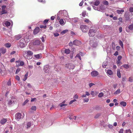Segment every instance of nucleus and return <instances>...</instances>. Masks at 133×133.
<instances>
[{
	"label": "nucleus",
	"instance_id": "obj_1",
	"mask_svg": "<svg viewBox=\"0 0 133 133\" xmlns=\"http://www.w3.org/2000/svg\"><path fill=\"white\" fill-rule=\"evenodd\" d=\"M33 54V52L29 50H25L23 51V57L28 60L32 59Z\"/></svg>",
	"mask_w": 133,
	"mask_h": 133
},
{
	"label": "nucleus",
	"instance_id": "obj_2",
	"mask_svg": "<svg viewBox=\"0 0 133 133\" xmlns=\"http://www.w3.org/2000/svg\"><path fill=\"white\" fill-rule=\"evenodd\" d=\"M93 9L102 12H104L107 8L105 5L101 4L98 6H96L92 5Z\"/></svg>",
	"mask_w": 133,
	"mask_h": 133
},
{
	"label": "nucleus",
	"instance_id": "obj_3",
	"mask_svg": "<svg viewBox=\"0 0 133 133\" xmlns=\"http://www.w3.org/2000/svg\"><path fill=\"white\" fill-rule=\"evenodd\" d=\"M16 101V99L14 97H10L8 99V104L9 105L13 104Z\"/></svg>",
	"mask_w": 133,
	"mask_h": 133
},
{
	"label": "nucleus",
	"instance_id": "obj_4",
	"mask_svg": "<svg viewBox=\"0 0 133 133\" xmlns=\"http://www.w3.org/2000/svg\"><path fill=\"white\" fill-rule=\"evenodd\" d=\"M92 28L91 27L89 32V36L91 37L94 36L95 33L96 31V30L95 29H92Z\"/></svg>",
	"mask_w": 133,
	"mask_h": 133
},
{
	"label": "nucleus",
	"instance_id": "obj_5",
	"mask_svg": "<svg viewBox=\"0 0 133 133\" xmlns=\"http://www.w3.org/2000/svg\"><path fill=\"white\" fill-rule=\"evenodd\" d=\"M80 28L83 32H87L89 29V27L85 25H83L81 26Z\"/></svg>",
	"mask_w": 133,
	"mask_h": 133
},
{
	"label": "nucleus",
	"instance_id": "obj_6",
	"mask_svg": "<svg viewBox=\"0 0 133 133\" xmlns=\"http://www.w3.org/2000/svg\"><path fill=\"white\" fill-rule=\"evenodd\" d=\"M25 42L24 39H22L20 40L19 44L20 47L23 48L25 46Z\"/></svg>",
	"mask_w": 133,
	"mask_h": 133
},
{
	"label": "nucleus",
	"instance_id": "obj_7",
	"mask_svg": "<svg viewBox=\"0 0 133 133\" xmlns=\"http://www.w3.org/2000/svg\"><path fill=\"white\" fill-rule=\"evenodd\" d=\"M63 16V11L62 10L60 11L57 14V20H59L60 19V17H62Z\"/></svg>",
	"mask_w": 133,
	"mask_h": 133
},
{
	"label": "nucleus",
	"instance_id": "obj_8",
	"mask_svg": "<svg viewBox=\"0 0 133 133\" xmlns=\"http://www.w3.org/2000/svg\"><path fill=\"white\" fill-rule=\"evenodd\" d=\"M44 70L45 73L49 74V73L50 72V71L49 66L48 65L45 66L44 67Z\"/></svg>",
	"mask_w": 133,
	"mask_h": 133
},
{
	"label": "nucleus",
	"instance_id": "obj_9",
	"mask_svg": "<svg viewBox=\"0 0 133 133\" xmlns=\"http://www.w3.org/2000/svg\"><path fill=\"white\" fill-rule=\"evenodd\" d=\"M73 44L77 46H78L81 44V42L78 40H75L73 41Z\"/></svg>",
	"mask_w": 133,
	"mask_h": 133
},
{
	"label": "nucleus",
	"instance_id": "obj_10",
	"mask_svg": "<svg viewBox=\"0 0 133 133\" xmlns=\"http://www.w3.org/2000/svg\"><path fill=\"white\" fill-rule=\"evenodd\" d=\"M22 115L21 114L19 113L17 114L15 116V118L17 120H19L21 118H23V116H22Z\"/></svg>",
	"mask_w": 133,
	"mask_h": 133
},
{
	"label": "nucleus",
	"instance_id": "obj_11",
	"mask_svg": "<svg viewBox=\"0 0 133 133\" xmlns=\"http://www.w3.org/2000/svg\"><path fill=\"white\" fill-rule=\"evenodd\" d=\"M66 67L69 69H73L74 68V66L73 64H66Z\"/></svg>",
	"mask_w": 133,
	"mask_h": 133
},
{
	"label": "nucleus",
	"instance_id": "obj_12",
	"mask_svg": "<svg viewBox=\"0 0 133 133\" xmlns=\"http://www.w3.org/2000/svg\"><path fill=\"white\" fill-rule=\"evenodd\" d=\"M91 76L93 77H95L97 76L98 74V72L96 71H94L91 72Z\"/></svg>",
	"mask_w": 133,
	"mask_h": 133
},
{
	"label": "nucleus",
	"instance_id": "obj_13",
	"mask_svg": "<svg viewBox=\"0 0 133 133\" xmlns=\"http://www.w3.org/2000/svg\"><path fill=\"white\" fill-rule=\"evenodd\" d=\"M63 11V15L65 18H69V16L67 11L65 10H64Z\"/></svg>",
	"mask_w": 133,
	"mask_h": 133
},
{
	"label": "nucleus",
	"instance_id": "obj_14",
	"mask_svg": "<svg viewBox=\"0 0 133 133\" xmlns=\"http://www.w3.org/2000/svg\"><path fill=\"white\" fill-rule=\"evenodd\" d=\"M90 44L91 46H92L94 47H96L97 46V44L96 43L93 42V41H90Z\"/></svg>",
	"mask_w": 133,
	"mask_h": 133
},
{
	"label": "nucleus",
	"instance_id": "obj_15",
	"mask_svg": "<svg viewBox=\"0 0 133 133\" xmlns=\"http://www.w3.org/2000/svg\"><path fill=\"white\" fill-rule=\"evenodd\" d=\"M6 52V50L4 48H0V52L2 54H5Z\"/></svg>",
	"mask_w": 133,
	"mask_h": 133
},
{
	"label": "nucleus",
	"instance_id": "obj_16",
	"mask_svg": "<svg viewBox=\"0 0 133 133\" xmlns=\"http://www.w3.org/2000/svg\"><path fill=\"white\" fill-rule=\"evenodd\" d=\"M39 28L37 27L34 29V34H37L39 31Z\"/></svg>",
	"mask_w": 133,
	"mask_h": 133
},
{
	"label": "nucleus",
	"instance_id": "obj_17",
	"mask_svg": "<svg viewBox=\"0 0 133 133\" xmlns=\"http://www.w3.org/2000/svg\"><path fill=\"white\" fill-rule=\"evenodd\" d=\"M82 53L80 52L79 54H77L75 58H78L80 60H81V56H82Z\"/></svg>",
	"mask_w": 133,
	"mask_h": 133
},
{
	"label": "nucleus",
	"instance_id": "obj_18",
	"mask_svg": "<svg viewBox=\"0 0 133 133\" xmlns=\"http://www.w3.org/2000/svg\"><path fill=\"white\" fill-rule=\"evenodd\" d=\"M17 64V63H19V64H17L18 66H23L24 65V63L22 61H21L20 62L19 61H16Z\"/></svg>",
	"mask_w": 133,
	"mask_h": 133
},
{
	"label": "nucleus",
	"instance_id": "obj_19",
	"mask_svg": "<svg viewBox=\"0 0 133 133\" xmlns=\"http://www.w3.org/2000/svg\"><path fill=\"white\" fill-rule=\"evenodd\" d=\"M59 23L61 25H63L65 24V21H64L63 19H61L59 21Z\"/></svg>",
	"mask_w": 133,
	"mask_h": 133
},
{
	"label": "nucleus",
	"instance_id": "obj_20",
	"mask_svg": "<svg viewBox=\"0 0 133 133\" xmlns=\"http://www.w3.org/2000/svg\"><path fill=\"white\" fill-rule=\"evenodd\" d=\"M117 75L118 77L120 78L121 77V74L120 70L119 69H117Z\"/></svg>",
	"mask_w": 133,
	"mask_h": 133
},
{
	"label": "nucleus",
	"instance_id": "obj_21",
	"mask_svg": "<svg viewBox=\"0 0 133 133\" xmlns=\"http://www.w3.org/2000/svg\"><path fill=\"white\" fill-rule=\"evenodd\" d=\"M90 95V93L88 91H86L85 92V94H83L81 96L82 97L84 98L85 97L87 96H89Z\"/></svg>",
	"mask_w": 133,
	"mask_h": 133
},
{
	"label": "nucleus",
	"instance_id": "obj_22",
	"mask_svg": "<svg viewBox=\"0 0 133 133\" xmlns=\"http://www.w3.org/2000/svg\"><path fill=\"white\" fill-rule=\"evenodd\" d=\"M3 24L4 26H8L10 25V23L8 21H6Z\"/></svg>",
	"mask_w": 133,
	"mask_h": 133
},
{
	"label": "nucleus",
	"instance_id": "obj_23",
	"mask_svg": "<svg viewBox=\"0 0 133 133\" xmlns=\"http://www.w3.org/2000/svg\"><path fill=\"white\" fill-rule=\"evenodd\" d=\"M7 121V120L6 119L4 118L1 120L0 123L2 124H4Z\"/></svg>",
	"mask_w": 133,
	"mask_h": 133
},
{
	"label": "nucleus",
	"instance_id": "obj_24",
	"mask_svg": "<svg viewBox=\"0 0 133 133\" xmlns=\"http://www.w3.org/2000/svg\"><path fill=\"white\" fill-rule=\"evenodd\" d=\"M34 57L37 59L40 58L42 57V55L41 54L35 55H34Z\"/></svg>",
	"mask_w": 133,
	"mask_h": 133
},
{
	"label": "nucleus",
	"instance_id": "obj_25",
	"mask_svg": "<svg viewBox=\"0 0 133 133\" xmlns=\"http://www.w3.org/2000/svg\"><path fill=\"white\" fill-rule=\"evenodd\" d=\"M124 11V10L122 9L121 10H118L116 11L119 14H122Z\"/></svg>",
	"mask_w": 133,
	"mask_h": 133
},
{
	"label": "nucleus",
	"instance_id": "obj_26",
	"mask_svg": "<svg viewBox=\"0 0 133 133\" xmlns=\"http://www.w3.org/2000/svg\"><path fill=\"white\" fill-rule=\"evenodd\" d=\"M106 71H107V74L109 75H111L113 74V72L111 70H106Z\"/></svg>",
	"mask_w": 133,
	"mask_h": 133
},
{
	"label": "nucleus",
	"instance_id": "obj_27",
	"mask_svg": "<svg viewBox=\"0 0 133 133\" xmlns=\"http://www.w3.org/2000/svg\"><path fill=\"white\" fill-rule=\"evenodd\" d=\"M94 5H95V6H97L100 4V2L98 1H97L94 2Z\"/></svg>",
	"mask_w": 133,
	"mask_h": 133
},
{
	"label": "nucleus",
	"instance_id": "obj_28",
	"mask_svg": "<svg viewBox=\"0 0 133 133\" xmlns=\"http://www.w3.org/2000/svg\"><path fill=\"white\" fill-rule=\"evenodd\" d=\"M4 45L6 48H10L11 46V44L10 43H7L4 44Z\"/></svg>",
	"mask_w": 133,
	"mask_h": 133
},
{
	"label": "nucleus",
	"instance_id": "obj_29",
	"mask_svg": "<svg viewBox=\"0 0 133 133\" xmlns=\"http://www.w3.org/2000/svg\"><path fill=\"white\" fill-rule=\"evenodd\" d=\"M128 28L130 30H133V24L130 25L129 26Z\"/></svg>",
	"mask_w": 133,
	"mask_h": 133
},
{
	"label": "nucleus",
	"instance_id": "obj_30",
	"mask_svg": "<svg viewBox=\"0 0 133 133\" xmlns=\"http://www.w3.org/2000/svg\"><path fill=\"white\" fill-rule=\"evenodd\" d=\"M121 92L120 90L119 89H118L114 93V94L115 95H117L120 93Z\"/></svg>",
	"mask_w": 133,
	"mask_h": 133
},
{
	"label": "nucleus",
	"instance_id": "obj_31",
	"mask_svg": "<svg viewBox=\"0 0 133 133\" xmlns=\"http://www.w3.org/2000/svg\"><path fill=\"white\" fill-rule=\"evenodd\" d=\"M120 104L124 107H125L126 105V103L124 101H122L120 102Z\"/></svg>",
	"mask_w": 133,
	"mask_h": 133
},
{
	"label": "nucleus",
	"instance_id": "obj_32",
	"mask_svg": "<svg viewBox=\"0 0 133 133\" xmlns=\"http://www.w3.org/2000/svg\"><path fill=\"white\" fill-rule=\"evenodd\" d=\"M27 126L26 127L28 129L30 127L31 125V123L30 122H29L27 123Z\"/></svg>",
	"mask_w": 133,
	"mask_h": 133
},
{
	"label": "nucleus",
	"instance_id": "obj_33",
	"mask_svg": "<svg viewBox=\"0 0 133 133\" xmlns=\"http://www.w3.org/2000/svg\"><path fill=\"white\" fill-rule=\"evenodd\" d=\"M73 22L75 23L78 22V18H72Z\"/></svg>",
	"mask_w": 133,
	"mask_h": 133
},
{
	"label": "nucleus",
	"instance_id": "obj_34",
	"mask_svg": "<svg viewBox=\"0 0 133 133\" xmlns=\"http://www.w3.org/2000/svg\"><path fill=\"white\" fill-rule=\"evenodd\" d=\"M108 63L107 62H104L103 63L102 66L104 68H105L106 67V65Z\"/></svg>",
	"mask_w": 133,
	"mask_h": 133
},
{
	"label": "nucleus",
	"instance_id": "obj_35",
	"mask_svg": "<svg viewBox=\"0 0 133 133\" xmlns=\"http://www.w3.org/2000/svg\"><path fill=\"white\" fill-rule=\"evenodd\" d=\"M28 75V73H27L25 75L24 78L23 79V80L25 81L27 79V77Z\"/></svg>",
	"mask_w": 133,
	"mask_h": 133
},
{
	"label": "nucleus",
	"instance_id": "obj_36",
	"mask_svg": "<svg viewBox=\"0 0 133 133\" xmlns=\"http://www.w3.org/2000/svg\"><path fill=\"white\" fill-rule=\"evenodd\" d=\"M70 52V50L69 49H66L65 50V52L66 54H69Z\"/></svg>",
	"mask_w": 133,
	"mask_h": 133
},
{
	"label": "nucleus",
	"instance_id": "obj_37",
	"mask_svg": "<svg viewBox=\"0 0 133 133\" xmlns=\"http://www.w3.org/2000/svg\"><path fill=\"white\" fill-rule=\"evenodd\" d=\"M24 39L25 42V43L28 42L29 41V39L27 37H25L24 39Z\"/></svg>",
	"mask_w": 133,
	"mask_h": 133
},
{
	"label": "nucleus",
	"instance_id": "obj_38",
	"mask_svg": "<svg viewBox=\"0 0 133 133\" xmlns=\"http://www.w3.org/2000/svg\"><path fill=\"white\" fill-rule=\"evenodd\" d=\"M103 3L104 4L107 5H108L109 4L108 2L105 0L103 1Z\"/></svg>",
	"mask_w": 133,
	"mask_h": 133
},
{
	"label": "nucleus",
	"instance_id": "obj_39",
	"mask_svg": "<svg viewBox=\"0 0 133 133\" xmlns=\"http://www.w3.org/2000/svg\"><path fill=\"white\" fill-rule=\"evenodd\" d=\"M1 14H5L7 13V11L4 9H2V11L1 12Z\"/></svg>",
	"mask_w": 133,
	"mask_h": 133
},
{
	"label": "nucleus",
	"instance_id": "obj_40",
	"mask_svg": "<svg viewBox=\"0 0 133 133\" xmlns=\"http://www.w3.org/2000/svg\"><path fill=\"white\" fill-rule=\"evenodd\" d=\"M122 66L126 69H128L129 68V66L128 64H125L123 65Z\"/></svg>",
	"mask_w": 133,
	"mask_h": 133
},
{
	"label": "nucleus",
	"instance_id": "obj_41",
	"mask_svg": "<svg viewBox=\"0 0 133 133\" xmlns=\"http://www.w3.org/2000/svg\"><path fill=\"white\" fill-rule=\"evenodd\" d=\"M119 44L122 48H123V45L122 42L121 40H119Z\"/></svg>",
	"mask_w": 133,
	"mask_h": 133
},
{
	"label": "nucleus",
	"instance_id": "obj_42",
	"mask_svg": "<svg viewBox=\"0 0 133 133\" xmlns=\"http://www.w3.org/2000/svg\"><path fill=\"white\" fill-rule=\"evenodd\" d=\"M40 41L39 40H37L35 41L34 44L35 45H39L40 44Z\"/></svg>",
	"mask_w": 133,
	"mask_h": 133
},
{
	"label": "nucleus",
	"instance_id": "obj_43",
	"mask_svg": "<svg viewBox=\"0 0 133 133\" xmlns=\"http://www.w3.org/2000/svg\"><path fill=\"white\" fill-rule=\"evenodd\" d=\"M22 37V36L21 35H18L16 37L17 40H18Z\"/></svg>",
	"mask_w": 133,
	"mask_h": 133
},
{
	"label": "nucleus",
	"instance_id": "obj_44",
	"mask_svg": "<svg viewBox=\"0 0 133 133\" xmlns=\"http://www.w3.org/2000/svg\"><path fill=\"white\" fill-rule=\"evenodd\" d=\"M116 63L118 66L122 64V63L120 61L117 60L116 62Z\"/></svg>",
	"mask_w": 133,
	"mask_h": 133
},
{
	"label": "nucleus",
	"instance_id": "obj_45",
	"mask_svg": "<svg viewBox=\"0 0 133 133\" xmlns=\"http://www.w3.org/2000/svg\"><path fill=\"white\" fill-rule=\"evenodd\" d=\"M104 94L102 92L99 93L98 95L99 97H101L103 96Z\"/></svg>",
	"mask_w": 133,
	"mask_h": 133
},
{
	"label": "nucleus",
	"instance_id": "obj_46",
	"mask_svg": "<svg viewBox=\"0 0 133 133\" xmlns=\"http://www.w3.org/2000/svg\"><path fill=\"white\" fill-rule=\"evenodd\" d=\"M89 99L88 98H84L83 99V102H88Z\"/></svg>",
	"mask_w": 133,
	"mask_h": 133
},
{
	"label": "nucleus",
	"instance_id": "obj_47",
	"mask_svg": "<svg viewBox=\"0 0 133 133\" xmlns=\"http://www.w3.org/2000/svg\"><path fill=\"white\" fill-rule=\"evenodd\" d=\"M67 105L65 104H64L63 103H61L59 105L60 106V107H63L64 106H66Z\"/></svg>",
	"mask_w": 133,
	"mask_h": 133
},
{
	"label": "nucleus",
	"instance_id": "obj_48",
	"mask_svg": "<svg viewBox=\"0 0 133 133\" xmlns=\"http://www.w3.org/2000/svg\"><path fill=\"white\" fill-rule=\"evenodd\" d=\"M31 109L32 110L35 111L36 109V107L35 106H32L31 107Z\"/></svg>",
	"mask_w": 133,
	"mask_h": 133
},
{
	"label": "nucleus",
	"instance_id": "obj_49",
	"mask_svg": "<svg viewBox=\"0 0 133 133\" xmlns=\"http://www.w3.org/2000/svg\"><path fill=\"white\" fill-rule=\"evenodd\" d=\"M38 2H42L43 3H45L46 2L45 0H38Z\"/></svg>",
	"mask_w": 133,
	"mask_h": 133
},
{
	"label": "nucleus",
	"instance_id": "obj_50",
	"mask_svg": "<svg viewBox=\"0 0 133 133\" xmlns=\"http://www.w3.org/2000/svg\"><path fill=\"white\" fill-rule=\"evenodd\" d=\"M122 58V56H121L119 55L117 57V60L120 61Z\"/></svg>",
	"mask_w": 133,
	"mask_h": 133
},
{
	"label": "nucleus",
	"instance_id": "obj_51",
	"mask_svg": "<svg viewBox=\"0 0 133 133\" xmlns=\"http://www.w3.org/2000/svg\"><path fill=\"white\" fill-rule=\"evenodd\" d=\"M86 11H84L82 13V16L83 17H84V16H85V15H86Z\"/></svg>",
	"mask_w": 133,
	"mask_h": 133
},
{
	"label": "nucleus",
	"instance_id": "obj_52",
	"mask_svg": "<svg viewBox=\"0 0 133 133\" xmlns=\"http://www.w3.org/2000/svg\"><path fill=\"white\" fill-rule=\"evenodd\" d=\"M95 84L92 83H90L89 84V85L90 88H91L92 86L93 85H95Z\"/></svg>",
	"mask_w": 133,
	"mask_h": 133
},
{
	"label": "nucleus",
	"instance_id": "obj_53",
	"mask_svg": "<svg viewBox=\"0 0 133 133\" xmlns=\"http://www.w3.org/2000/svg\"><path fill=\"white\" fill-rule=\"evenodd\" d=\"M68 31L67 30H65L62 31L61 32V33L62 34H64L65 33H66V32H67Z\"/></svg>",
	"mask_w": 133,
	"mask_h": 133
},
{
	"label": "nucleus",
	"instance_id": "obj_54",
	"mask_svg": "<svg viewBox=\"0 0 133 133\" xmlns=\"http://www.w3.org/2000/svg\"><path fill=\"white\" fill-rule=\"evenodd\" d=\"M76 101V100L75 99H74V100H71V101L70 103H69V104H72L73 102H75Z\"/></svg>",
	"mask_w": 133,
	"mask_h": 133
},
{
	"label": "nucleus",
	"instance_id": "obj_55",
	"mask_svg": "<svg viewBox=\"0 0 133 133\" xmlns=\"http://www.w3.org/2000/svg\"><path fill=\"white\" fill-rule=\"evenodd\" d=\"M126 133H131V131L130 129L127 130L126 131Z\"/></svg>",
	"mask_w": 133,
	"mask_h": 133
},
{
	"label": "nucleus",
	"instance_id": "obj_56",
	"mask_svg": "<svg viewBox=\"0 0 133 133\" xmlns=\"http://www.w3.org/2000/svg\"><path fill=\"white\" fill-rule=\"evenodd\" d=\"M15 78L18 81H19L20 80V78L19 77L18 75H17L16 76Z\"/></svg>",
	"mask_w": 133,
	"mask_h": 133
},
{
	"label": "nucleus",
	"instance_id": "obj_57",
	"mask_svg": "<svg viewBox=\"0 0 133 133\" xmlns=\"http://www.w3.org/2000/svg\"><path fill=\"white\" fill-rule=\"evenodd\" d=\"M28 101H29V100L28 99H26L25 101V102H24L23 104V105H25L27 103H28Z\"/></svg>",
	"mask_w": 133,
	"mask_h": 133
},
{
	"label": "nucleus",
	"instance_id": "obj_58",
	"mask_svg": "<svg viewBox=\"0 0 133 133\" xmlns=\"http://www.w3.org/2000/svg\"><path fill=\"white\" fill-rule=\"evenodd\" d=\"M84 21L85 22L87 23H89L90 22V21H89V19H86L84 20Z\"/></svg>",
	"mask_w": 133,
	"mask_h": 133
},
{
	"label": "nucleus",
	"instance_id": "obj_59",
	"mask_svg": "<svg viewBox=\"0 0 133 133\" xmlns=\"http://www.w3.org/2000/svg\"><path fill=\"white\" fill-rule=\"evenodd\" d=\"M78 96L76 94L74 96V98H76V99H77V98H78Z\"/></svg>",
	"mask_w": 133,
	"mask_h": 133
},
{
	"label": "nucleus",
	"instance_id": "obj_60",
	"mask_svg": "<svg viewBox=\"0 0 133 133\" xmlns=\"http://www.w3.org/2000/svg\"><path fill=\"white\" fill-rule=\"evenodd\" d=\"M76 117L75 116H74L73 117H69V118L70 119H76Z\"/></svg>",
	"mask_w": 133,
	"mask_h": 133
},
{
	"label": "nucleus",
	"instance_id": "obj_61",
	"mask_svg": "<svg viewBox=\"0 0 133 133\" xmlns=\"http://www.w3.org/2000/svg\"><path fill=\"white\" fill-rule=\"evenodd\" d=\"M11 81L9 80L7 83V84L8 85H11Z\"/></svg>",
	"mask_w": 133,
	"mask_h": 133
},
{
	"label": "nucleus",
	"instance_id": "obj_62",
	"mask_svg": "<svg viewBox=\"0 0 133 133\" xmlns=\"http://www.w3.org/2000/svg\"><path fill=\"white\" fill-rule=\"evenodd\" d=\"M20 71V69H17L16 71V74H17Z\"/></svg>",
	"mask_w": 133,
	"mask_h": 133
},
{
	"label": "nucleus",
	"instance_id": "obj_63",
	"mask_svg": "<svg viewBox=\"0 0 133 133\" xmlns=\"http://www.w3.org/2000/svg\"><path fill=\"white\" fill-rule=\"evenodd\" d=\"M129 11L131 12H133V8L130 7L129 9Z\"/></svg>",
	"mask_w": 133,
	"mask_h": 133
},
{
	"label": "nucleus",
	"instance_id": "obj_64",
	"mask_svg": "<svg viewBox=\"0 0 133 133\" xmlns=\"http://www.w3.org/2000/svg\"><path fill=\"white\" fill-rule=\"evenodd\" d=\"M123 129H121L119 130V133H123Z\"/></svg>",
	"mask_w": 133,
	"mask_h": 133
}]
</instances>
